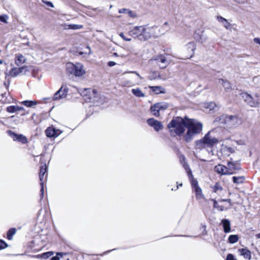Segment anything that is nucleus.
Instances as JSON below:
<instances>
[{"instance_id": "39", "label": "nucleus", "mask_w": 260, "mask_h": 260, "mask_svg": "<svg viewBox=\"0 0 260 260\" xmlns=\"http://www.w3.org/2000/svg\"><path fill=\"white\" fill-rule=\"evenodd\" d=\"M82 25H77V24H73V25H70V28L73 29H81L82 28Z\"/></svg>"}, {"instance_id": "27", "label": "nucleus", "mask_w": 260, "mask_h": 260, "mask_svg": "<svg viewBox=\"0 0 260 260\" xmlns=\"http://www.w3.org/2000/svg\"><path fill=\"white\" fill-rule=\"evenodd\" d=\"M132 92L137 97L142 98L145 96V94L139 88H134L132 90Z\"/></svg>"}, {"instance_id": "33", "label": "nucleus", "mask_w": 260, "mask_h": 260, "mask_svg": "<svg viewBox=\"0 0 260 260\" xmlns=\"http://www.w3.org/2000/svg\"><path fill=\"white\" fill-rule=\"evenodd\" d=\"M229 243L234 244L236 243L239 240V236L237 235H230L228 239Z\"/></svg>"}, {"instance_id": "10", "label": "nucleus", "mask_w": 260, "mask_h": 260, "mask_svg": "<svg viewBox=\"0 0 260 260\" xmlns=\"http://www.w3.org/2000/svg\"><path fill=\"white\" fill-rule=\"evenodd\" d=\"M148 124L152 127L156 132L159 131L163 128L164 126L162 123L154 118H149L147 120Z\"/></svg>"}, {"instance_id": "47", "label": "nucleus", "mask_w": 260, "mask_h": 260, "mask_svg": "<svg viewBox=\"0 0 260 260\" xmlns=\"http://www.w3.org/2000/svg\"><path fill=\"white\" fill-rule=\"evenodd\" d=\"M42 2H43V3L46 4L48 6H50L52 8L54 7L53 4L50 2H47V1H42Z\"/></svg>"}, {"instance_id": "48", "label": "nucleus", "mask_w": 260, "mask_h": 260, "mask_svg": "<svg viewBox=\"0 0 260 260\" xmlns=\"http://www.w3.org/2000/svg\"><path fill=\"white\" fill-rule=\"evenodd\" d=\"M60 255V256H62V253H58L57 254V255ZM51 260H59V258L57 256H55L52 257L51 258Z\"/></svg>"}, {"instance_id": "35", "label": "nucleus", "mask_w": 260, "mask_h": 260, "mask_svg": "<svg viewBox=\"0 0 260 260\" xmlns=\"http://www.w3.org/2000/svg\"><path fill=\"white\" fill-rule=\"evenodd\" d=\"M53 254V253L52 252L49 251V252L43 253L41 255H38V257H41L43 259H46V258L50 257L51 256H52Z\"/></svg>"}, {"instance_id": "19", "label": "nucleus", "mask_w": 260, "mask_h": 260, "mask_svg": "<svg viewBox=\"0 0 260 260\" xmlns=\"http://www.w3.org/2000/svg\"><path fill=\"white\" fill-rule=\"evenodd\" d=\"M13 101V98L10 95L9 93L5 92L1 94V103L10 104Z\"/></svg>"}, {"instance_id": "32", "label": "nucleus", "mask_w": 260, "mask_h": 260, "mask_svg": "<svg viewBox=\"0 0 260 260\" xmlns=\"http://www.w3.org/2000/svg\"><path fill=\"white\" fill-rule=\"evenodd\" d=\"M245 177L244 176H234L233 177V181L235 183L241 184L244 182Z\"/></svg>"}, {"instance_id": "30", "label": "nucleus", "mask_w": 260, "mask_h": 260, "mask_svg": "<svg viewBox=\"0 0 260 260\" xmlns=\"http://www.w3.org/2000/svg\"><path fill=\"white\" fill-rule=\"evenodd\" d=\"M27 107H32L36 106L38 102L36 101H24L20 103Z\"/></svg>"}, {"instance_id": "62", "label": "nucleus", "mask_w": 260, "mask_h": 260, "mask_svg": "<svg viewBox=\"0 0 260 260\" xmlns=\"http://www.w3.org/2000/svg\"><path fill=\"white\" fill-rule=\"evenodd\" d=\"M25 114V113H23V114H22L21 115H24Z\"/></svg>"}, {"instance_id": "17", "label": "nucleus", "mask_w": 260, "mask_h": 260, "mask_svg": "<svg viewBox=\"0 0 260 260\" xmlns=\"http://www.w3.org/2000/svg\"><path fill=\"white\" fill-rule=\"evenodd\" d=\"M196 49V46L194 42H190L186 44L185 46V49L190 53V57H192L194 53V51Z\"/></svg>"}, {"instance_id": "51", "label": "nucleus", "mask_w": 260, "mask_h": 260, "mask_svg": "<svg viewBox=\"0 0 260 260\" xmlns=\"http://www.w3.org/2000/svg\"><path fill=\"white\" fill-rule=\"evenodd\" d=\"M116 64V63L114 61H110L108 63V65L109 67H113Z\"/></svg>"}, {"instance_id": "9", "label": "nucleus", "mask_w": 260, "mask_h": 260, "mask_svg": "<svg viewBox=\"0 0 260 260\" xmlns=\"http://www.w3.org/2000/svg\"><path fill=\"white\" fill-rule=\"evenodd\" d=\"M7 133L14 141H18L22 144H26L27 143V138L24 135L17 134L11 131H8Z\"/></svg>"}, {"instance_id": "34", "label": "nucleus", "mask_w": 260, "mask_h": 260, "mask_svg": "<svg viewBox=\"0 0 260 260\" xmlns=\"http://www.w3.org/2000/svg\"><path fill=\"white\" fill-rule=\"evenodd\" d=\"M149 88L154 92H156L157 94L163 92L162 89L163 88L161 86H150Z\"/></svg>"}, {"instance_id": "3", "label": "nucleus", "mask_w": 260, "mask_h": 260, "mask_svg": "<svg viewBox=\"0 0 260 260\" xmlns=\"http://www.w3.org/2000/svg\"><path fill=\"white\" fill-rule=\"evenodd\" d=\"M214 134V131H209L203 138L196 141V149L201 150L204 149L211 148L217 144L218 140L215 137Z\"/></svg>"}, {"instance_id": "50", "label": "nucleus", "mask_w": 260, "mask_h": 260, "mask_svg": "<svg viewBox=\"0 0 260 260\" xmlns=\"http://www.w3.org/2000/svg\"><path fill=\"white\" fill-rule=\"evenodd\" d=\"M217 19L219 22L221 23H222V22L225 19V18L222 17V16H217Z\"/></svg>"}, {"instance_id": "26", "label": "nucleus", "mask_w": 260, "mask_h": 260, "mask_svg": "<svg viewBox=\"0 0 260 260\" xmlns=\"http://www.w3.org/2000/svg\"><path fill=\"white\" fill-rule=\"evenodd\" d=\"M228 168L230 172H233V171L240 169L239 165L233 162H229L228 164Z\"/></svg>"}, {"instance_id": "29", "label": "nucleus", "mask_w": 260, "mask_h": 260, "mask_svg": "<svg viewBox=\"0 0 260 260\" xmlns=\"http://www.w3.org/2000/svg\"><path fill=\"white\" fill-rule=\"evenodd\" d=\"M193 189L196 193V198L197 200L203 199L204 195L202 193V189L199 186L196 187V188H193Z\"/></svg>"}, {"instance_id": "6", "label": "nucleus", "mask_w": 260, "mask_h": 260, "mask_svg": "<svg viewBox=\"0 0 260 260\" xmlns=\"http://www.w3.org/2000/svg\"><path fill=\"white\" fill-rule=\"evenodd\" d=\"M218 119L220 123L225 125L229 128L235 126L238 123V119L236 116L222 115Z\"/></svg>"}, {"instance_id": "57", "label": "nucleus", "mask_w": 260, "mask_h": 260, "mask_svg": "<svg viewBox=\"0 0 260 260\" xmlns=\"http://www.w3.org/2000/svg\"><path fill=\"white\" fill-rule=\"evenodd\" d=\"M4 85L5 86L6 88H7L9 85V83L7 84L6 82L4 83Z\"/></svg>"}, {"instance_id": "11", "label": "nucleus", "mask_w": 260, "mask_h": 260, "mask_svg": "<svg viewBox=\"0 0 260 260\" xmlns=\"http://www.w3.org/2000/svg\"><path fill=\"white\" fill-rule=\"evenodd\" d=\"M68 92V88L67 87L62 86L55 93L53 100H58L66 97Z\"/></svg>"}, {"instance_id": "52", "label": "nucleus", "mask_w": 260, "mask_h": 260, "mask_svg": "<svg viewBox=\"0 0 260 260\" xmlns=\"http://www.w3.org/2000/svg\"><path fill=\"white\" fill-rule=\"evenodd\" d=\"M229 208H228V207H224L223 206H220L219 208H218V209L220 210V211H224V210H228Z\"/></svg>"}, {"instance_id": "58", "label": "nucleus", "mask_w": 260, "mask_h": 260, "mask_svg": "<svg viewBox=\"0 0 260 260\" xmlns=\"http://www.w3.org/2000/svg\"><path fill=\"white\" fill-rule=\"evenodd\" d=\"M255 100V94H254L253 96H252V101H254Z\"/></svg>"}, {"instance_id": "31", "label": "nucleus", "mask_w": 260, "mask_h": 260, "mask_svg": "<svg viewBox=\"0 0 260 260\" xmlns=\"http://www.w3.org/2000/svg\"><path fill=\"white\" fill-rule=\"evenodd\" d=\"M16 233V229L15 228L10 229L7 233V238L8 240H12L13 236Z\"/></svg>"}, {"instance_id": "42", "label": "nucleus", "mask_w": 260, "mask_h": 260, "mask_svg": "<svg viewBox=\"0 0 260 260\" xmlns=\"http://www.w3.org/2000/svg\"><path fill=\"white\" fill-rule=\"evenodd\" d=\"M8 16L6 15H1V22L7 23V20L8 19Z\"/></svg>"}, {"instance_id": "1", "label": "nucleus", "mask_w": 260, "mask_h": 260, "mask_svg": "<svg viewBox=\"0 0 260 260\" xmlns=\"http://www.w3.org/2000/svg\"><path fill=\"white\" fill-rule=\"evenodd\" d=\"M185 127L187 131L184 135V139L186 142H189L193 139L195 135L202 132L203 125L194 119L186 118Z\"/></svg>"}, {"instance_id": "41", "label": "nucleus", "mask_w": 260, "mask_h": 260, "mask_svg": "<svg viewBox=\"0 0 260 260\" xmlns=\"http://www.w3.org/2000/svg\"><path fill=\"white\" fill-rule=\"evenodd\" d=\"M159 105V109L160 110H165L166 109L168 108V105L166 104H162L161 103H158Z\"/></svg>"}, {"instance_id": "37", "label": "nucleus", "mask_w": 260, "mask_h": 260, "mask_svg": "<svg viewBox=\"0 0 260 260\" xmlns=\"http://www.w3.org/2000/svg\"><path fill=\"white\" fill-rule=\"evenodd\" d=\"M149 79L151 80L160 78V75L158 73L153 72L152 73V75H150L149 76Z\"/></svg>"}, {"instance_id": "16", "label": "nucleus", "mask_w": 260, "mask_h": 260, "mask_svg": "<svg viewBox=\"0 0 260 260\" xmlns=\"http://www.w3.org/2000/svg\"><path fill=\"white\" fill-rule=\"evenodd\" d=\"M26 68L25 67H22L19 68H14L10 71V75L13 77H15L19 75L20 73L25 72L26 71Z\"/></svg>"}, {"instance_id": "40", "label": "nucleus", "mask_w": 260, "mask_h": 260, "mask_svg": "<svg viewBox=\"0 0 260 260\" xmlns=\"http://www.w3.org/2000/svg\"><path fill=\"white\" fill-rule=\"evenodd\" d=\"M222 24H223L225 28L226 29H229L231 25L230 23L228 22V20L226 19L222 22Z\"/></svg>"}, {"instance_id": "24", "label": "nucleus", "mask_w": 260, "mask_h": 260, "mask_svg": "<svg viewBox=\"0 0 260 260\" xmlns=\"http://www.w3.org/2000/svg\"><path fill=\"white\" fill-rule=\"evenodd\" d=\"M210 187L212 189V191L217 194H219L223 190L222 186L218 182H216L214 185L211 186Z\"/></svg>"}, {"instance_id": "23", "label": "nucleus", "mask_w": 260, "mask_h": 260, "mask_svg": "<svg viewBox=\"0 0 260 260\" xmlns=\"http://www.w3.org/2000/svg\"><path fill=\"white\" fill-rule=\"evenodd\" d=\"M240 254L243 255L245 258L251 259V252L247 249L242 248L239 250Z\"/></svg>"}, {"instance_id": "59", "label": "nucleus", "mask_w": 260, "mask_h": 260, "mask_svg": "<svg viewBox=\"0 0 260 260\" xmlns=\"http://www.w3.org/2000/svg\"><path fill=\"white\" fill-rule=\"evenodd\" d=\"M93 91V92L94 93H96V91H95V90H93V91Z\"/></svg>"}, {"instance_id": "44", "label": "nucleus", "mask_w": 260, "mask_h": 260, "mask_svg": "<svg viewBox=\"0 0 260 260\" xmlns=\"http://www.w3.org/2000/svg\"><path fill=\"white\" fill-rule=\"evenodd\" d=\"M213 202V207L215 208L218 209L220 207V205L218 204L217 201L215 199H212V200Z\"/></svg>"}, {"instance_id": "60", "label": "nucleus", "mask_w": 260, "mask_h": 260, "mask_svg": "<svg viewBox=\"0 0 260 260\" xmlns=\"http://www.w3.org/2000/svg\"><path fill=\"white\" fill-rule=\"evenodd\" d=\"M203 228L204 229V230H205V228H206L205 226H203Z\"/></svg>"}, {"instance_id": "38", "label": "nucleus", "mask_w": 260, "mask_h": 260, "mask_svg": "<svg viewBox=\"0 0 260 260\" xmlns=\"http://www.w3.org/2000/svg\"><path fill=\"white\" fill-rule=\"evenodd\" d=\"M189 177V178H192V180H191V186H192V187L193 188H196V187H198V186H199L198 185V181H197L196 180H195V179H194L193 178V176H192V177H191V176H190Z\"/></svg>"}, {"instance_id": "12", "label": "nucleus", "mask_w": 260, "mask_h": 260, "mask_svg": "<svg viewBox=\"0 0 260 260\" xmlns=\"http://www.w3.org/2000/svg\"><path fill=\"white\" fill-rule=\"evenodd\" d=\"M214 170L217 173L221 175H231L234 173L233 172H230L227 167L222 165L216 166Z\"/></svg>"}, {"instance_id": "15", "label": "nucleus", "mask_w": 260, "mask_h": 260, "mask_svg": "<svg viewBox=\"0 0 260 260\" xmlns=\"http://www.w3.org/2000/svg\"><path fill=\"white\" fill-rule=\"evenodd\" d=\"M185 158L184 156L182 155L180 157V161H181V164H182L183 168L186 171V172H187V174L188 177H189L190 176L192 177L191 171L189 168V165L185 162Z\"/></svg>"}, {"instance_id": "25", "label": "nucleus", "mask_w": 260, "mask_h": 260, "mask_svg": "<svg viewBox=\"0 0 260 260\" xmlns=\"http://www.w3.org/2000/svg\"><path fill=\"white\" fill-rule=\"evenodd\" d=\"M218 83L220 84H222L225 90H230L232 88L231 85L230 83L222 79H218Z\"/></svg>"}, {"instance_id": "22", "label": "nucleus", "mask_w": 260, "mask_h": 260, "mask_svg": "<svg viewBox=\"0 0 260 260\" xmlns=\"http://www.w3.org/2000/svg\"><path fill=\"white\" fill-rule=\"evenodd\" d=\"M159 105L158 104H155L153 106H151L150 111L152 114L158 117L159 115Z\"/></svg>"}, {"instance_id": "28", "label": "nucleus", "mask_w": 260, "mask_h": 260, "mask_svg": "<svg viewBox=\"0 0 260 260\" xmlns=\"http://www.w3.org/2000/svg\"><path fill=\"white\" fill-rule=\"evenodd\" d=\"M119 13L121 14H127L129 17L134 18L136 17V14L133 12L132 11H131L128 9H121L119 10Z\"/></svg>"}, {"instance_id": "7", "label": "nucleus", "mask_w": 260, "mask_h": 260, "mask_svg": "<svg viewBox=\"0 0 260 260\" xmlns=\"http://www.w3.org/2000/svg\"><path fill=\"white\" fill-rule=\"evenodd\" d=\"M244 101L252 107H256L260 106V96L258 93L255 94L254 101H252V96L245 92H242L240 93Z\"/></svg>"}, {"instance_id": "54", "label": "nucleus", "mask_w": 260, "mask_h": 260, "mask_svg": "<svg viewBox=\"0 0 260 260\" xmlns=\"http://www.w3.org/2000/svg\"><path fill=\"white\" fill-rule=\"evenodd\" d=\"M86 49L88 50V52H85V53L90 54L91 53L90 48L89 46L86 47Z\"/></svg>"}, {"instance_id": "43", "label": "nucleus", "mask_w": 260, "mask_h": 260, "mask_svg": "<svg viewBox=\"0 0 260 260\" xmlns=\"http://www.w3.org/2000/svg\"><path fill=\"white\" fill-rule=\"evenodd\" d=\"M8 246V244L4 240L1 239V249L5 248Z\"/></svg>"}, {"instance_id": "20", "label": "nucleus", "mask_w": 260, "mask_h": 260, "mask_svg": "<svg viewBox=\"0 0 260 260\" xmlns=\"http://www.w3.org/2000/svg\"><path fill=\"white\" fill-rule=\"evenodd\" d=\"M223 225V231L225 233L231 231V222L229 219H223L221 221Z\"/></svg>"}, {"instance_id": "2", "label": "nucleus", "mask_w": 260, "mask_h": 260, "mask_svg": "<svg viewBox=\"0 0 260 260\" xmlns=\"http://www.w3.org/2000/svg\"><path fill=\"white\" fill-rule=\"evenodd\" d=\"M130 36L142 41L148 40L154 36V29L146 26H135L129 31Z\"/></svg>"}, {"instance_id": "61", "label": "nucleus", "mask_w": 260, "mask_h": 260, "mask_svg": "<svg viewBox=\"0 0 260 260\" xmlns=\"http://www.w3.org/2000/svg\"><path fill=\"white\" fill-rule=\"evenodd\" d=\"M80 54H83V52H80L79 53Z\"/></svg>"}, {"instance_id": "5", "label": "nucleus", "mask_w": 260, "mask_h": 260, "mask_svg": "<svg viewBox=\"0 0 260 260\" xmlns=\"http://www.w3.org/2000/svg\"><path fill=\"white\" fill-rule=\"evenodd\" d=\"M67 70L69 73L73 74L76 77L82 76L86 73L83 69V66L80 63H76V64L68 63Z\"/></svg>"}, {"instance_id": "45", "label": "nucleus", "mask_w": 260, "mask_h": 260, "mask_svg": "<svg viewBox=\"0 0 260 260\" xmlns=\"http://www.w3.org/2000/svg\"><path fill=\"white\" fill-rule=\"evenodd\" d=\"M220 201H221V202H226L229 203V205H230L229 208L233 205V204H232V201H231V200L230 199H221V200Z\"/></svg>"}, {"instance_id": "21", "label": "nucleus", "mask_w": 260, "mask_h": 260, "mask_svg": "<svg viewBox=\"0 0 260 260\" xmlns=\"http://www.w3.org/2000/svg\"><path fill=\"white\" fill-rule=\"evenodd\" d=\"M24 110L23 107L19 106H10L7 108V111L9 113H15L18 111H23Z\"/></svg>"}, {"instance_id": "63", "label": "nucleus", "mask_w": 260, "mask_h": 260, "mask_svg": "<svg viewBox=\"0 0 260 260\" xmlns=\"http://www.w3.org/2000/svg\"><path fill=\"white\" fill-rule=\"evenodd\" d=\"M182 184H179V186H182Z\"/></svg>"}, {"instance_id": "46", "label": "nucleus", "mask_w": 260, "mask_h": 260, "mask_svg": "<svg viewBox=\"0 0 260 260\" xmlns=\"http://www.w3.org/2000/svg\"><path fill=\"white\" fill-rule=\"evenodd\" d=\"M226 260H237V259L235 258L233 255H232V254H229L227 255Z\"/></svg>"}, {"instance_id": "56", "label": "nucleus", "mask_w": 260, "mask_h": 260, "mask_svg": "<svg viewBox=\"0 0 260 260\" xmlns=\"http://www.w3.org/2000/svg\"><path fill=\"white\" fill-rule=\"evenodd\" d=\"M256 239H260V233L255 235Z\"/></svg>"}, {"instance_id": "36", "label": "nucleus", "mask_w": 260, "mask_h": 260, "mask_svg": "<svg viewBox=\"0 0 260 260\" xmlns=\"http://www.w3.org/2000/svg\"><path fill=\"white\" fill-rule=\"evenodd\" d=\"M222 151L224 152H227V154L229 155V153H232L234 152V149L232 147H229L227 146H224L222 148Z\"/></svg>"}, {"instance_id": "14", "label": "nucleus", "mask_w": 260, "mask_h": 260, "mask_svg": "<svg viewBox=\"0 0 260 260\" xmlns=\"http://www.w3.org/2000/svg\"><path fill=\"white\" fill-rule=\"evenodd\" d=\"M153 59L156 61L157 64L161 69L165 68L168 64L166 57L164 55L155 56Z\"/></svg>"}, {"instance_id": "49", "label": "nucleus", "mask_w": 260, "mask_h": 260, "mask_svg": "<svg viewBox=\"0 0 260 260\" xmlns=\"http://www.w3.org/2000/svg\"><path fill=\"white\" fill-rule=\"evenodd\" d=\"M124 40L126 41H130L131 40V39H128V38H126V37L124 36V34L123 33H120V34L119 35Z\"/></svg>"}, {"instance_id": "13", "label": "nucleus", "mask_w": 260, "mask_h": 260, "mask_svg": "<svg viewBox=\"0 0 260 260\" xmlns=\"http://www.w3.org/2000/svg\"><path fill=\"white\" fill-rule=\"evenodd\" d=\"M45 133L48 137H57L61 133V132L53 127H49L46 129Z\"/></svg>"}, {"instance_id": "55", "label": "nucleus", "mask_w": 260, "mask_h": 260, "mask_svg": "<svg viewBox=\"0 0 260 260\" xmlns=\"http://www.w3.org/2000/svg\"><path fill=\"white\" fill-rule=\"evenodd\" d=\"M131 73L136 74L137 75V76H138L140 79H142V77L137 72H136L135 71H133V72H131Z\"/></svg>"}, {"instance_id": "18", "label": "nucleus", "mask_w": 260, "mask_h": 260, "mask_svg": "<svg viewBox=\"0 0 260 260\" xmlns=\"http://www.w3.org/2000/svg\"><path fill=\"white\" fill-rule=\"evenodd\" d=\"M26 58L21 54H18L16 55L15 57V63L18 66H21L23 63L26 61Z\"/></svg>"}, {"instance_id": "53", "label": "nucleus", "mask_w": 260, "mask_h": 260, "mask_svg": "<svg viewBox=\"0 0 260 260\" xmlns=\"http://www.w3.org/2000/svg\"><path fill=\"white\" fill-rule=\"evenodd\" d=\"M253 41L255 43L260 45V38H255L254 39Z\"/></svg>"}, {"instance_id": "4", "label": "nucleus", "mask_w": 260, "mask_h": 260, "mask_svg": "<svg viewBox=\"0 0 260 260\" xmlns=\"http://www.w3.org/2000/svg\"><path fill=\"white\" fill-rule=\"evenodd\" d=\"M186 117L183 119L177 117L173 118L168 125L170 135L172 136H180L185 131Z\"/></svg>"}, {"instance_id": "8", "label": "nucleus", "mask_w": 260, "mask_h": 260, "mask_svg": "<svg viewBox=\"0 0 260 260\" xmlns=\"http://www.w3.org/2000/svg\"><path fill=\"white\" fill-rule=\"evenodd\" d=\"M47 172V166L46 165L42 166L40 168L39 178L40 181V185H41V198H43L44 193V183L46 181L47 175L45 176Z\"/></svg>"}]
</instances>
